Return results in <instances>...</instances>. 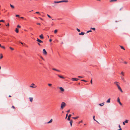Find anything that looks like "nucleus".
Segmentation results:
<instances>
[{"mask_svg":"<svg viewBox=\"0 0 130 130\" xmlns=\"http://www.w3.org/2000/svg\"><path fill=\"white\" fill-rule=\"evenodd\" d=\"M119 83L118 82H114V84L117 87L118 89L120 90L121 92H123V91L119 86Z\"/></svg>","mask_w":130,"mask_h":130,"instance_id":"nucleus-1","label":"nucleus"},{"mask_svg":"<svg viewBox=\"0 0 130 130\" xmlns=\"http://www.w3.org/2000/svg\"><path fill=\"white\" fill-rule=\"evenodd\" d=\"M66 106V103L64 102H62L60 108L61 109H63Z\"/></svg>","mask_w":130,"mask_h":130,"instance_id":"nucleus-2","label":"nucleus"},{"mask_svg":"<svg viewBox=\"0 0 130 130\" xmlns=\"http://www.w3.org/2000/svg\"><path fill=\"white\" fill-rule=\"evenodd\" d=\"M68 2V0H62L60 1H54V3H59L62 2H66L67 3Z\"/></svg>","mask_w":130,"mask_h":130,"instance_id":"nucleus-3","label":"nucleus"},{"mask_svg":"<svg viewBox=\"0 0 130 130\" xmlns=\"http://www.w3.org/2000/svg\"><path fill=\"white\" fill-rule=\"evenodd\" d=\"M121 74L122 75V76H121V78L122 80L124 81V79L123 77L124 76V73L122 71L121 72Z\"/></svg>","mask_w":130,"mask_h":130,"instance_id":"nucleus-4","label":"nucleus"},{"mask_svg":"<svg viewBox=\"0 0 130 130\" xmlns=\"http://www.w3.org/2000/svg\"><path fill=\"white\" fill-rule=\"evenodd\" d=\"M43 54H44L45 55H46V54H47V53L45 49H43Z\"/></svg>","mask_w":130,"mask_h":130,"instance_id":"nucleus-5","label":"nucleus"},{"mask_svg":"<svg viewBox=\"0 0 130 130\" xmlns=\"http://www.w3.org/2000/svg\"><path fill=\"white\" fill-rule=\"evenodd\" d=\"M79 80V79L75 78H71V80H74V81H77Z\"/></svg>","mask_w":130,"mask_h":130,"instance_id":"nucleus-6","label":"nucleus"},{"mask_svg":"<svg viewBox=\"0 0 130 130\" xmlns=\"http://www.w3.org/2000/svg\"><path fill=\"white\" fill-rule=\"evenodd\" d=\"M117 102L119 103L120 105H122V103L120 102V99L119 98H118L117 99Z\"/></svg>","mask_w":130,"mask_h":130,"instance_id":"nucleus-7","label":"nucleus"},{"mask_svg":"<svg viewBox=\"0 0 130 130\" xmlns=\"http://www.w3.org/2000/svg\"><path fill=\"white\" fill-rule=\"evenodd\" d=\"M37 41L39 42V43H43V41H41V40H40L38 38H37Z\"/></svg>","mask_w":130,"mask_h":130,"instance_id":"nucleus-8","label":"nucleus"},{"mask_svg":"<svg viewBox=\"0 0 130 130\" xmlns=\"http://www.w3.org/2000/svg\"><path fill=\"white\" fill-rule=\"evenodd\" d=\"M35 84H32L30 86V87L32 88H35L36 87V86H35V87L33 86Z\"/></svg>","mask_w":130,"mask_h":130,"instance_id":"nucleus-9","label":"nucleus"},{"mask_svg":"<svg viewBox=\"0 0 130 130\" xmlns=\"http://www.w3.org/2000/svg\"><path fill=\"white\" fill-rule=\"evenodd\" d=\"M128 122V121L127 120H126L125 121L123 122V124L124 125H125V123H127Z\"/></svg>","mask_w":130,"mask_h":130,"instance_id":"nucleus-10","label":"nucleus"},{"mask_svg":"<svg viewBox=\"0 0 130 130\" xmlns=\"http://www.w3.org/2000/svg\"><path fill=\"white\" fill-rule=\"evenodd\" d=\"M52 69V70H54V71H58V72H60V71L59 70H57L55 68H53Z\"/></svg>","mask_w":130,"mask_h":130,"instance_id":"nucleus-11","label":"nucleus"},{"mask_svg":"<svg viewBox=\"0 0 130 130\" xmlns=\"http://www.w3.org/2000/svg\"><path fill=\"white\" fill-rule=\"evenodd\" d=\"M59 89L62 92H64V89L62 87H60L59 88Z\"/></svg>","mask_w":130,"mask_h":130,"instance_id":"nucleus-12","label":"nucleus"},{"mask_svg":"<svg viewBox=\"0 0 130 130\" xmlns=\"http://www.w3.org/2000/svg\"><path fill=\"white\" fill-rule=\"evenodd\" d=\"M57 75L60 78H61L62 79H64V78L62 76H61L59 75Z\"/></svg>","mask_w":130,"mask_h":130,"instance_id":"nucleus-13","label":"nucleus"},{"mask_svg":"<svg viewBox=\"0 0 130 130\" xmlns=\"http://www.w3.org/2000/svg\"><path fill=\"white\" fill-rule=\"evenodd\" d=\"M71 116V115L70 114L69 115L68 117V120H70V117Z\"/></svg>","mask_w":130,"mask_h":130,"instance_id":"nucleus-14","label":"nucleus"},{"mask_svg":"<svg viewBox=\"0 0 130 130\" xmlns=\"http://www.w3.org/2000/svg\"><path fill=\"white\" fill-rule=\"evenodd\" d=\"M29 99L30 101L31 102H32V101L33 100V98H32V97H30V98H29Z\"/></svg>","mask_w":130,"mask_h":130,"instance_id":"nucleus-15","label":"nucleus"},{"mask_svg":"<svg viewBox=\"0 0 130 130\" xmlns=\"http://www.w3.org/2000/svg\"><path fill=\"white\" fill-rule=\"evenodd\" d=\"M104 102L102 103L101 104H99V105L102 106L104 105Z\"/></svg>","mask_w":130,"mask_h":130,"instance_id":"nucleus-16","label":"nucleus"},{"mask_svg":"<svg viewBox=\"0 0 130 130\" xmlns=\"http://www.w3.org/2000/svg\"><path fill=\"white\" fill-rule=\"evenodd\" d=\"M40 37V38L41 39H43V35L42 34L41 35H40L39 36Z\"/></svg>","mask_w":130,"mask_h":130,"instance_id":"nucleus-17","label":"nucleus"},{"mask_svg":"<svg viewBox=\"0 0 130 130\" xmlns=\"http://www.w3.org/2000/svg\"><path fill=\"white\" fill-rule=\"evenodd\" d=\"M84 34V32H82L81 33H79V35H83Z\"/></svg>","mask_w":130,"mask_h":130,"instance_id":"nucleus-18","label":"nucleus"},{"mask_svg":"<svg viewBox=\"0 0 130 130\" xmlns=\"http://www.w3.org/2000/svg\"><path fill=\"white\" fill-rule=\"evenodd\" d=\"M110 102V99H109L106 102L107 103H109Z\"/></svg>","mask_w":130,"mask_h":130,"instance_id":"nucleus-19","label":"nucleus"},{"mask_svg":"<svg viewBox=\"0 0 130 130\" xmlns=\"http://www.w3.org/2000/svg\"><path fill=\"white\" fill-rule=\"evenodd\" d=\"M73 121L72 120H71L70 121V124L71 126L72 124Z\"/></svg>","mask_w":130,"mask_h":130,"instance_id":"nucleus-20","label":"nucleus"},{"mask_svg":"<svg viewBox=\"0 0 130 130\" xmlns=\"http://www.w3.org/2000/svg\"><path fill=\"white\" fill-rule=\"evenodd\" d=\"M15 31L17 33H18L19 32L18 29L17 28H16L15 30Z\"/></svg>","mask_w":130,"mask_h":130,"instance_id":"nucleus-21","label":"nucleus"},{"mask_svg":"<svg viewBox=\"0 0 130 130\" xmlns=\"http://www.w3.org/2000/svg\"><path fill=\"white\" fill-rule=\"evenodd\" d=\"M10 6L12 8V9H13L14 8V7L13 6V5H11V4H10Z\"/></svg>","mask_w":130,"mask_h":130,"instance_id":"nucleus-22","label":"nucleus"},{"mask_svg":"<svg viewBox=\"0 0 130 130\" xmlns=\"http://www.w3.org/2000/svg\"><path fill=\"white\" fill-rule=\"evenodd\" d=\"M119 129H117V130H122V128H121V126H120V125H119Z\"/></svg>","mask_w":130,"mask_h":130,"instance_id":"nucleus-23","label":"nucleus"},{"mask_svg":"<svg viewBox=\"0 0 130 130\" xmlns=\"http://www.w3.org/2000/svg\"><path fill=\"white\" fill-rule=\"evenodd\" d=\"M52 119H51L47 123H51V122H52Z\"/></svg>","mask_w":130,"mask_h":130,"instance_id":"nucleus-24","label":"nucleus"},{"mask_svg":"<svg viewBox=\"0 0 130 130\" xmlns=\"http://www.w3.org/2000/svg\"><path fill=\"white\" fill-rule=\"evenodd\" d=\"M78 117H79L77 116V117H72V118L73 119H76L78 118Z\"/></svg>","mask_w":130,"mask_h":130,"instance_id":"nucleus-25","label":"nucleus"},{"mask_svg":"<svg viewBox=\"0 0 130 130\" xmlns=\"http://www.w3.org/2000/svg\"><path fill=\"white\" fill-rule=\"evenodd\" d=\"M120 47L121 49H123V50H125V49L122 46H120Z\"/></svg>","mask_w":130,"mask_h":130,"instance_id":"nucleus-26","label":"nucleus"},{"mask_svg":"<svg viewBox=\"0 0 130 130\" xmlns=\"http://www.w3.org/2000/svg\"><path fill=\"white\" fill-rule=\"evenodd\" d=\"M9 48L10 49H11V50H13L14 49L13 48H12V47H9Z\"/></svg>","mask_w":130,"mask_h":130,"instance_id":"nucleus-27","label":"nucleus"},{"mask_svg":"<svg viewBox=\"0 0 130 130\" xmlns=\"http://www.w3.org/2000/svg\"><path fill=\"white\" fill-rule=\"evenodd\" d=\"M1 57H0V59H1L3 57V55H2V54H1Z\"/></svg>","mask_w":130,"mask_h":130,"instance_id":"nucleus-28","label":"nucleus"},{"mask_svg":"<svg viewBox=\"0 0 130 130\" xmlns=\"http://www.w3.org/2000/svg\"><path fill=\"white\" fill-rule=\"evenodd\" d=\"M48 86H49L50 87H51V86H52V84H48Z\"/></svg>","mask_w":130,"mask_h":130,"instance_id":"nucleus-29","label":"nucleus"},{"mask_svg":"<svg viewBox=\"0 0 130 130\" xmlns=\"http://www.w3.org/2000/svg\"><path fill=\"white\" fill-rule=\"evenodd\" d=\"M95 116H93V120H94V121H97H97L95 120Z\"/></svg>","mask_w":130,"mask_h":130,"instance_id":"nucleus-30","label":"nucleus"},{"mask_svg":"<svg viewBox=\"0 0 130 130\" xmlns=\"http://www.w3.org/2000/svg\"><path fill=\"white\" fill-rule=\"evenodd\" d=\"M57 30L56 29L54 30V32L56 34L57 32Z\"/></svg>","mask_w":130,"mask_h":130,"instance_id":"nucleus-31","label":"nucleus"},{"mask_svg":"<svg viewBox=\"0 0 130 130\" xmlns=\"http://www.w3.org/2000/svg\"><path fill=\"white\" fill-rule=\"evenodd\" d=\"M17 28H20L21 27L19 25H18L17 26Z\"/></svg>","mask_w":130,"mask_h":130,"instance_id":"nucleus-32","label":"nucleus"},{"mask_svg":"<svg viewBox=\"0 0 130 130\" xmlns=\"http://www.w3.org/2000/svg\"><path fill=\"white\" fill-rule=\"evenodd\" d=\"M81 81H82L84 82H87V81L85 80H81Z\"/></svg>","mask_w":130,"mask_h":130,"instance_id":"nucleus-33","label":"nucleus"},{"mask_svg":"<svg viewBox=\"0 0 130 130\" xmlns=\"http://www.w3.org/2000/svg\"><path fill=\"white\" fill-rule=\"evenodd\" d=\"M77 30L79 32H80V30L78 28H77Z\"/></svg>","mask_w":130,"mask_h":130,"instance_id":"nucleus-34","label":"nucleus"},{"mask_svg":"<svg viewBox=\"0 0 130 130\" xmlns=\"http://www.w3.org/2000/svg\"><path fill=\"white\" fill-rule=\"evenodd\" d=\"M35 13H36L37 14H40V13L39 12H36Z\"/></svg>","mask_w":130,"mask_h":130,"instance_id":"nucleus-35","label":"nucleus"},{"mask_svg":"<svg viewBox=\"0 0 130 130\" xmlns=\"http://www.w3.org/2000/svg\"><path fill=\"white\" fill-rule=\"evenodd\" d=\"M47 15L50 18H51V17L49 14H47Z\"/></svg>","mask_w":130,"mask_h":130,"instance_id":"nucleus-36","label":"nucleus"},{"mask_svg":"<svg viewBox=\"0 0 130 130\" xmlns=\"http://www.w3.org/2000/svg\"><path fill=\"white\" fill-rule=\"evenodd\" d=\"M4 21L3 20H0V22H4Z\"/></svg>","mask_w":130,"mask_h":130,"instance_id":"nucleus-37","label":"nucleus"},{"mask_svg":"<svg viewBox=\"0 0 130 130\" xmlns=\"http://www.w3.org/2000/svg\"><path fill=\"white\" fill-rule=\"evenodd\" d=\"M91 29L94 30H95V28H91Z\"/></svg>","mask_w":130,"mask_h":130,"instance_id":"nucleus-38","label":"nucleus"},{"mask_svg":"<svg viewBox=\"0 0 130 130\" xmlns=\"http://www.w3.org/2000/svg\"><path fill=\"white\" fill-rule=\"evenodd\" d=\"M1 47L3 48L4 49H5V47L4 46H2V47Z\"/></svg>","mask_w":130,"mask_h":130,"instance_id":"nucleus-39","label":"nucleus"},{"mask_svg":"<svg viewBox=\"0 0 130 130\" xmlns=\"http://www.w3.org/2000/svg\"><path fill=\"white\" fill-rule=\"evenodd\" d=\"M90 83L92 84V79L90 81Z\"/></svg>","mask_w":130,"mask_h":130,"instance_id":"nucleus-40","label":"nucleus"},{"mask_svg":"<svg viewBox=\"0 0 130 130\" xmlns=\"http://www.w3.org/2000/svg\"><path fill=\"white\" fill-rule=\"evenodd\" d=\"M92 31L91 30H89L87 32V33H88L89 32H91Z\"/></svg>","mask_w":130,"mask_h":130,"instance_id":"nucleus-41","label":"nucleus"},{"mask_svg":"<svg viewBox=\"0 0 130 130\" xmlns=\"http://www.w3.org/2000/svg\"><path fill=\"white\" fill-rule=\"evenodd\" d=\"M82 122H83V121L82 120H81V121H80L78 123L79 124H80V123H81Z\"/></svg>","mask_w":130,"mask_h":130,"instance_id":"nucleus-42","label":"nucleus"},{"mask_svg":"<svg viewBox=\"0 0 130 130\" xmlns=\"http://www.w3.org/2000/svg\"><path fill=\"white\" fill-rule=\"evenodd\" d=\"M6 26H9V23H8L7 24V25H6Z\"/></svg>","mask_w":130,"mask_h":130,"instance_id":"nucleus-43","label":"nucleus"},{"mask_svg":"<svg viewBox=\"0 0 130 130\" xmlns=\"http://www.w3.org/2000/svg\"><path fill=\"white\" fill-rule=\"evenodd\" d=\"M15 16L16 17H19V15H15Z\"/></svg>","mask_w":130,"mask_h":130,"instance_id":"nucleus-44","label":"nucleus"},{"mask_svg":"<svg viewBox=\"0 0 130 130\" xmlns=\"http://www.w3.org/2000/svg\"><path fill=\"white\" fill-rule=\"evenodd\" d=\"M12 108H14L15 109V107H14V106H12Z\"/></svg>","mask_w":130,"mask_h":130,"instance_id":"nucleus-45","label":"nucleus"},{"mask_svg":"<svg viewBox=\"0 0 130 130\" xmlns=\"http://www.w3.org/2000/svg\"><path fill=\"white\" fill-rule=\"evenodd\" d=\"M68 113L66 115V118H67V117H68Z\"/></svg>","mask_w":130,"mask_h":130,"instance_id":"nucleus-46","label":"nucleus"},{"mask_svg":"<svg viewBox=\"0 0 130 130\" xmlns=\"http://www.w3.org/2000/svg\"><path fill=\"white\" fill-rule=\"evenodd\" d=\"M70 110H69L68 111H67V112H69L70 111Z\"/></svg>","mask_w":130,"mask_h":130,"instance_id":"nucleus-47","label":"nucleus"},{"mask_svg":"<svg viewBox=\"0 0 130 130\" xmlns=\"http://www.w3.org/2000/svg\"><path fill=\"white\" fill-rule=\"evenodd\" d=\"M78 77L79 78H82L83 77L81 76H78Z\"/></svg>","mask_w":130,"mask_h":130,"instance_id":"nucleus-48","label":"nucleus"},{"mask_svg":"<svg viewBox=\"0 0 130 130\" xmlns=\"http://www.w3.org/2000/svg\"><path fill=\"white\" fill-rule=\"evenodd\" d=\"M113 1H114V0H110V2H113Z\"/></svg>","mask_w":130,"mask_h":130,"instance_id":"nucleus-49","label":"nucleus"},{"mask_svg":"<svg viewBox=\"0 0 130 130\" xmlns=\"http://www.w3.org/2000/svg\"><path fill=\"white\" fill-rule=\"evenodd\" d=\"M41 58L43 60H44L43 58L41 56Z\"/></svg>","mask_w":130,"mask_h":130,"instance_id":"nucleus-50","label":"nucleus"},{"mask_svg":"<svg viewBox=\"0 0 130 130\" xmlns=\"http://www.w3.org/2000/svg\"><path fill=\"white\" fill-rule=\"evenodd\" d=\"M20 18L22 19H24V18L23 17H20Z\"/></svg>","mask_w":130,"mask_h":130,"instance_id":"nucleus-51","label":"nucleus"},{"mask_svg":"<svg viewBox=\"0 0 130 130\" xmlns=\"http://www.w3.org/2000/svg\"><path fill=\"white\" fill-rule=\"evenodd\" d=\"M52 41V40L51 39H50L49 40V41L50 42H51Z\"/></svg>","mask_w":130,"mask_h":130,"instance_id":"nucleus-52","label":"nucleus"},{"mask_svg":"<svg viewBox=\"0 0 130 130\" xmlns=\"http://www.w3.org/2000/svg\"><path fill=\"white\" fill-rule=\"evenodd\" d=\"M37 24L38 25H40V23H38Z\"/></svg>","mask_w":130,"mask_h":130,"instance_id":"nucleus-53","label":"nucleus"},{"mask_svg":"<svg viewBox=\"0 0 130 130\" xmlns=\"http://www.w3.org/2000/svg\"><path fill=\"white\" fill-rule=\"evenodd\" d=\"M124 63L125 64H127V62H125Z\"/></svg>","mask_w":130,"mask_h":130,"instance_id":"nucleus-54","label":"nucleus"},{"mask_svg":"<svg viewBox=\"0 0 130 130\" xmlns=\"http://www.w3.org/2000/svg\"><path fill=\"white\" fill-rule=\"evenodd\" d=\"M40 18L41 20H43V19L41 18Z\"/></svg>","mask_w":130,"mask_h":130,"instance_id":"nucleus-55","label":"nucleus"},{"mask_svg":"<svg viewBox=\"0 0 130 130\" xmlns=\"http://www.w3.org/2000/svg\"><path fill=\"white\" fill-rule=\"evenodd\" d=\"M20 42L22 44H23V43H22V42Z\"/></svg>","mask_w":130,"mask_h":130,"instance_id":"nucleus-56","label":"nucleus"},{"mask_svg":"<svg viewBox=\"0 0 130 130\" xmlns=\"http://www.w3.org/2000/svg\"><path fill=\"white\" fill-rule=\"evenodd\" d=\"M122 9V8H120V10H121Z\"/></svg>","mask_w":130,"mask_h":130,"instance_id":"nucleus-57","label":"nucleus"},{"mask_svg":"<svg viewBox=\"0 0 130 130\" xmlns=\"http://www.w3.org/2000/svg\"><path fill=\"white\" fill-rule=\"evenodd\" d=\"M2 47V46H1V44H0V47Z\"/></svg>","mask_w":130,"mask_h":130,"instance_id":"nucleus-58","label":"nucleus"},{"mask_svg":"<svg viewBox=\"0 0 130 130\" xmlns=\"http://www.w3.org/2000/svg\"><path fill=\"white\" fill-rule=\"evenodd\" d=\"M38 43V44L39 45H40V44L39 43Z\"/></svg>","mask_w":130,"mask_h":130,"instance_id":"nucleus-59","label":"nucleus"},{"mask_svg":"<svg viewBox=\"0 0 130 130\" xmlns=\"http://www.w3.org/2000/svg\"><path fill=\"white\" fill-rule=\"evenodd\" d=\"M1 69V67L0 66V70Z\"/></svg>","mask_w":130,"mask_h":130,"instance_id":"nucleus-60","label":"nucleus"},{"mask_svg":"<svg viewBox=\"0 0 130 130\" xmlns=\"http://www.w3.org/2000/svg\"><path fill=\"white\" fill-rule=\"evenodd\" d=\"M9 97H11V96L10 95L9 96Z\"/></svg>","mask_w":130,"mask_h":130,"instance_id":"nucleus-61","label":"nucleus"},{"mask_svg":"<svg viewBox=\"0 0 130 130\" xmlns=\"http://www.w3.org/2000/svg\"><path fill=\"white\" fill-rule=\"evenodd\" d=\"M117 1V0H114V1Z\"/></svg>","mask_w":130,"mask_h":130,"instance_id":"nucleus-62","label":"nucleus"},{"mask_svg":"<svg viewBox=\"0 0 130 130\" xmlns=\"http://www.w3.org/2000/svg\"><path fill=\"white\" fill-rule=\"evenodd\" d=\"M86 125V124H84V125Z\"/></svg>","mask_w":130,"mask_h":130,"instance_id":"nucleus-63","label":"nucleus"},{"mask_svg":"<svg viewBox=\"0 0 130 130\" xmlns=\"http://www.w3.org/2000/svg\"><path fill=\"white\" fill-rule=\"evenodd\" d=\"M79 84H79H80V83H79V84Z\"/></svg>","mask_w":130,"mask_h":130,"instance_id":"nucleus-64","label":"nucleus"}]
</instances>
